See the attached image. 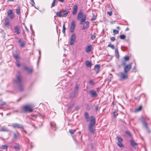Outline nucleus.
<instances>
[{
    "mask_svg": "<svg viewBox=\"0 0 151 151\" xmlns=\"http://www.w3.org/2000/svg\"><path fill=\"white\" fill-rule=\"evenodd\" d=\"M84 116L85 118L89 117L88 114L87 112H85L84 114Z\"/></svg>",
    "mask_w": 151,
    "mask_h": 151,
    "instance_id": "nucleus-49",
    "label": "nucleus"
},
{
    "mask_svg": "<svg viewBox=\"0 0 151 151\" xmlns=\"http://www.w3.org/2000/svg\"><path fill=\"white\" fill-rule=\"evenodd\" d=\"M129 30V28H127L125 29L126 31H127Z\"/></svg>",
    "mask_w": 151,
    "mask_h": 151,
    "instance_id": "nucleus-63",
    "label": "nucleus"
},
{
    "mask_svg": "<svg viewBox=\"0 0 151 151\" xmlns=\"http://www.w3.org/2000/svg\"><path fill=\"white\" fill-rule=\"evenodd\" d=\"M122 63L123 65H125L126 64V61L124 60H122Z\"/></svg>",
    "mask_w": 151,
    "mask_h": 151,
    "instance_id": "nucleus-41",
    "label": "nucleus"
},
{
    "mask_svg": "<svg viewBox=\"0 0 151 151\" xmlns=\"http://www.w3.org/2000/svg\"><path fill=\"white\" fill-rule=\"evenodd\" d=\"M9 18L6 17L5 18V21L4 22V24L5 26L8 27L9 26Z\"/></svg>",
    "mask_w": 151,
    "mask_h": 151,
    "instance_id": "nucleus-14",
    "label": "nucleus"
},
{
    "mask_svg": "<svg viewBox=\"0 0 151 151\" xmlns=\"http://www.w3.org/2000/svg\"><path fill=\"white\" fill-rule=\"evenodd\" d=\"M76 26L75 22L74 21H73L71 22L70 27V32L72 33L74 31Z\"/></svg>",
    "mask_w": 151,
    "mask_h": 151,
    "instance_id": "nucleus-9",
    "label": "nucleus"
},
{
    "mask_svg": "<svg viewBox=\"0 0 151 151\" xmlns=\"http://www.w3.org/2000/svg\"><path fill=\"white\" fill-rule=\"evenodd\" d=\"M6 104V103L5 102H3L1 103L0 105L1 106H2L3 105H5Z\"/></svg>",
    "mask_w": 151,
    "mask_h": 151,
    "instance_id": "nucleus-56",
    "label": "nucleus"
},
{
    "mask_svg": "<svg viewBox=\"0 0 151 151\" xmlns=\"http://www.w3.org/2000/svg\"><path fill=\"white\" fill-rule=\"evenodd\" d=\"M14 0H7L8 1H13Z\"/></svg>",
    "mask_w": 151,
    "mask_h": 151,
    "instance_id": "nucleus-60",
    "label": "nucleus"
},
{
    "mask_svg": "<svg viewBox=\"0 0 151 151\" xmlns=\"http://www.w3.org/2000/svg\"><path fill=\"white\" fill-rule=\"evenodd\" d=\"M19 136V134L18 132H16L14 133V136L13 138L15 139H17Z\"/></svg>",
    "mask_w": 151,
    "mask_h": 151,
    "instance_id": "nucleus-19",
    "label": "nucleus"
},
{
    "mask_svg": "<svg viewBox=\"0 0 151 151\" xmlns=\"http://www.w3.org/2000/svg\"><path fill=\"white\" fill-rule=\"evenodd\" d=\"M111 40L112 41H114L115 40V38L114 37H112L110 38Z\"/></svg>",
    "mask_w": 151,
    "mask_h": 151,
    "instance_id": "nucleus-54",
    "label": "nucleus"
},
{
    "mask_svg": "<svg viewBox=\"0 0 151 151\" xmlns=\"http://www.w3.org/2000/svg\"><path fill=\"white\" fill-rule=\"evenodd\" d=\"M89 22L88 21L85 22L83 24V27L82 28V30H84L87 28L88 27V25Z\"/></svg>",
    "mask_w": 151,
    "mask_h": 151,
    "instance_id": "nucleus-15",
    "label": "nucleus"
},
{
    "mask_svg": "<svg viewBox=\"0 0 151 151\" xmlns=\"http://www.w3.org/2000/svg\"><path fill=\"white\" fill-rule=\"evenodd\" d=\"M93 17L91 19V21H94L95 20V19H96V18L95 17V16H94V14H93Z\"/></svg>",
    "mask_w": 151,
    "mask_h": 151,
    "instance_id": "nucleus-53",
    "label": "nucleus"
},
{
    "mask_svg": "<svg viewBox=\"0 0 151 151\" xmlns=\"http://www.w3.org/2000/svg\"><path fill=\"white\" fill-rule=\"evenodd\" d=\"M14 83L17 84L19 86V90L20 91H22L24 89V88L22 84V80L20 76L17 75L16 76V78L13 80Z\"/></svg>",
    "mask_w": 151,
    "mask_h": 151,
    "instance_id": "nucleus-3",
    "label": "nucleus"
},
{
    "mask_svg": "<svg viewBox=\"0 0 151 151\" xmlns=\"http://www.w3.org/2000/svg\"><path fill=\"white\" fill-rule=\"evenodd\" d=\"M130 142L131 145L133 148L135 149L137 148V144L135 142L134 140L131 139L130 140Z\"/></svg>",
    "mask_w": 151,
    "mask_h": 151,
    "instance_id": "nucleus-13",
    "label": "nucleus"
},
{
    "mask_svg": "<svg viewBox=\"0 0 151 151\" xmlns=\"http://www.w3.org/2000/svg\"><path fill=\"white\" fill-rule=\"evenodd\" d=\"M127 73H125L124 72H120L119 73V76L122 79H125L127 78Z\"/></svg>",
    "mask_w": 151,
    "mask_h": 151,
    "instance_id": "nucleus-10",
    "label": "nucleus"
},
{
    "mask_svg": "<svg viewBox=\"0 0 151 151\" xmlns=\"http://www.w3.org/2000/svg\"><path fill=\"white\" fill-rule=\"evenodd\" d=\"M129 59V57L128 56H126L124 57V60L127 61H128Z\"/></svg>",
    "mask_w": 151,
    "mask_h": 151,
    "instance_id": "nucleus-46",
    "label": "nucleus"
},
{
    "mask_svg": "<svg viewBox=\"0 0 151 151\" xmlns=\"http://www.w3.org/2000/svg\"><path fill=\"white\" fill-rule=\"evenodd\" d=\"M108 46V47L111 48L113 49H114V45L111 44H109Z\"/></svg>",
    "mask_w": 151,
    "mask_h": 151,
    "instance_id": "nucleus-43",
    "label": "nucleus"
},
{
    "mask_svg": "<svg viewBox=\"0 0 151 151\" xmlns=\"http://www.w3.org/2000/svg\"><path fill=\"white\" fill-rule=\"evenodd\" d=\"M91 119L90 120V123L88 126V129L91 133H93L95 131V119L93 116H91Z\"/></svg>",
    "mask_w": 151,
    "mask_h": 151,
    "instance_id": "nucleus-1",
    "label": "nucleus"
},
{
    "mask_svg": "<svg viewBox=\"0 0 151 151\" xmlns=\"http://www.w3.org/2000/svg\"><path fill=\"white\" fill-rule=\"evenodd\" d=\"M69 132L71 134H73L75 132V130H73L72 129H70L69 131Z\"/></svg>",
    "mask_w": 151,
    "mask_h": 151,
    "instance_id": "nucleus-37",
    "label": "nucleus"
},
{
    "mask_svg": "<svg viewBox=\"0 0 151 151\" xmlns=\"http://www.w3.org/2000/svg\"><path fill=\"white\" fill-rule=\"evenodd\" d=\"M56 14L59 17H63L62 14L60 12H57L56 13Z\"/></svg>",
    "mask_w": 151,
    "mask_h": 151,
    "instance_id": "nucleus-35",
    "label": "nucleus"
},
{
    "mask_svg": "<svg viewBox=\"0 0 151 151\" xmlns=\"http://www.w3.org/2000/svg\"><path fill=\"white\" fill-rule=\"evenodd\" d=\"M73 105L72 104L70 106H69L68 108V110H70V109L73 107Z\"/></svg>",
    "mask_w": 151,
    "mask_h": 151,
    "instance_id": "nucleus-55",
    "label": "nucleus"
},
{
    "mask_svg": "<svg viewBox=\"0 0 151 151\" xmlns=\"http://www.w3.org/2000/svg\"><path fill=\"white\" fill-rule=\"evenodd\" d=\"M58 1L61 2H63L64 1V0H58Z\"/></svg>",
    "mask_w": 151,
    "mask_h": 151,
    "instance_id": "nucleus-62",
    "label": "nucleus"
},
{
    "mask_svg": "<svg viewBox=\"0 0 151 151\" xmlns=\"http://www.w3.org/2000/svg\"><path fill=\"white\" fill-rule=\"evenodd\" d=\"M14 148L15 150L18 151L20 149V145H16L14 146Z\"/></svg>",
    "mask_w": 151,
    "mask_h": 151,
    "instance_id": "nucleus-29",
    "label": "nucleus"
},
{
    "mask_svg": "<svg viewBox=\"0 0 151 151\" xmlns=\"http://www.w3.org/2000/svg\"><path fill=\"white\" fill-rule=\"evenodd\" d=\"M86 15L83 14V12L82 10H80L78 14L77 19L78 21H80V23L82 24L86 20Z\"/></svg>",
    "mask_w": 151,
    "mask_h": 151,
    "instance_id": "nucleus-2",
    "label": "nucleus"
},
{
    "mask_svg": "<svg viewBox=\"0 0 151 151\" xmlns=\"http://www.w3.org/2000/svg\"><path fill=\"white\" fill-rule=\"evenodd\" d=\"M78 8L77 5L76 4L75 5L73 8L72 14L73 15H75L76 14L78 11Z\"/></svg>",
    "mask_w": 151,
    "mask_h": 151,
    "instance_id": "nucleus-11",
    "label": "nucleus"
},
{
    "mask_svg": "<svg viewBox=\"0 0 151 151\" xmlns=\"http://www.w3.org/2000/svg\"><path fill=\"white\" fill-rule=\"evenodd\" d=\"M116 28L118 29H120V27L119 26H117L116 27Z\"/></svg>",
    "mask_w": 151,
    "mask_h": 151,
    "instance_id": "nucleus-64",
    "label": "nucleus"
},
{
    "mask_svg": "<svg viewBox=\"0 0 151 151\" xmlns=\"http://www.w3.org/2000/svg\"><path fill=\"white\" fill-rule=\"evenodd\" d=\"M20 9L21 8L19 6H17L16 9V12L17 15H20Z\"/></svg>",
    "mask_w": 151,
    "mask_h": 151,
    "instance_id": "nucleus-20",
    "label": "nucleus"
},
{
    "mask_svg": "<svg viewBox=\"0 0 151 151\" xmlns=\"http://www.w3.org/2000/svg\"><path fill=\"white\" fill-rule=\"evenodd\" d=\"M86 121L87 122H88L89 121V117H88L87 118H86Z\"/></svg>",
    "mask_w": 151,
    "mask_h": 151,
    "instance_id": "nucleus-58",
    "label": "nucleus"
},
{
    "mask_svg": "<svg viewBox=\"0 0 151 151\" xmlns=\"http://www.w3.org/2000/svg\"><path fill=\"white\" fill-rule=\"evenodd\" d=\"M143 124V125L147 129L149 132H150V129H149V128L147 126V124L146 122H145L144 121H142Z\"/></svg>",
    "mask_w": 151,
    "mask_h": 151,
    "instance_id": "nucleus-22",
    "label": "nucleus"
},
{
    "mask_svg": "<svg viewBox=\"0 0 151 151\" xmlns=\"http://www.w3.org/2000/svg\"><path fill=\"white\" fill-rule=\"evenodd\" d=\"M118 114L117 113V111L115 110L113 112V116L114 117H116L118 115Z\"/></svg>",
    "mask_w": 151,
    "mask_h": 151,
    "instance_id": "nucleus-33",
    "label": "nucleus"
},
{
    "mask_svg": "<svg viewBox=\"0 0 151 151\" xmlns=\"http://www.w3.org/2000/svg\"><path fill=\"white\" fill-rule=\"evenodd\" d=\"M90 94H91L92 97L94 98L96 97L97 94L96 91L94 90H91L89 91Z\"/></svg>",
    "mask_w": 151,
    "mask_h": 151,
    "instance_id": "nucleus-12",
    "label": "nucleus"
},
{
    "mask_svg": "<svg viewBox=\"0 0 151 151\" xmlns=\"http://www.w3.org/2000/svg\"><path fill=\"white\" fill-rule=\"evenodd\" d=\"M85 64L88 67H90L91 66V63L88 61H86V62Z\"/></svg>",
    "mask_w": 151,
    "mask_h": 151,
    "instance_id": "nucleus-27",
    "label": "nucleus"
},
{
    "mask_svg": "<svg viewBox=\"0 0 151 151\" xmlns=\"http://www.w3.org/2000/svg\"><path fill=\"white\" fill-rule=\"evenodd\" d=\"M117 145L120 147H122L123 146V145L122 143V142H118L117 143Z\"/></svg>",
    "mask_w": 151,
    "mask_h": 151,
    "instance_id": "nucleus-44",
    "label": "nucleus"
},
{
    "mask_svg": "<svg viewBox=\"0 0 151 151\" xmlns=\"http://www.w3.org/2000/svg\"><path fill=\"white\" fill-rule=\"evenodd\" d=\"M33 106L32 105H25L23 107V109L26 112H32V108Z\"/></svg>",
    "mask_w": 151,
    "mask_h": 151,
    "instance_id": "nucleus-4",
    "label": "nucleus"
},
{
    "mask_svg": "<svg viewBox=\"0 0 151 151\" xmlns=\"http://www.w3.org/2000/svg\"><path fill=\"white\" fill-rule=\"evenodd\" d=\"M125 133L127 135H128V136H130L131 137L132 136V135L130 133V132L128 131H127L125 132Z\"/></svg>",
    "mask_w": 151,
    "mask_h": 151,
    "instance_id": "nucleus-45",
    "label": "nucleus"
},
{
    "mask_svg": "<svg viewBox=\"0 0 151 151\" xmlns=\"http://www.w3.org/2000/svg\"><path fill=\"white\" fill-rule=\"evenodd\" d=\"M8 126H11L12 127L14 128H18L21 129L23 128V126L22 125L17 123H13L11 125H9Z\"/></svg>",
    "mask_w": 151,
    "mask_h": 151,
    "instance_id": "nucleus-5",
    "label": "nucleus"
},
{
    "mask_svg": "<svg viewBox=\"0 0 151 151\" xmlns=\"http://www.w3.org/2000/svg\"><path fill=\"white\" fill-rule=\"evenodd\" d=\"M142 109V106H140L138 108L136 109L135 111L136 112H137L140 111Z\"/></svg>",
    "mask_w": 151,
    "mask_h": 151,
    "instance_id": "nucleus-31",
    "label": "nucleus"
},
{
    "mask_svg": "<svg viewBox=\"0 0 151 151\" xmlns=\"http://www.w3.org/2000/svg\"><path fill=\"white\" fill-rule=\"evenodd\" d=\"M65 29H66V28L65 27V23H64L63 25V30H62V32L64 34H65Z\"/></svg>",
    "mask_w": 151,
    "mask_h": 151,
    "instance_id": "nucleus-32",
    "label": "nucleus"
},
{
    "mask_svg": "<svg viewBox=\"0 0 151 151\" xmlns=\"http://www.w3.org/2000/svg\"><path fill=\"white\" fill-rule=\"evenodd\" d=\"M8 147V146H7L6 145H3L1 146V149H7Z\"/></svg>",
    "mask_w": 151,
    "mask_h": 151,
    "instance_id": "nucleus-38",
    "label": "nucleus"
},
{
    "mask_svg": "<svg viewBox=\"0 0 151 151\" xmlns=\"http://www.w3.org/2000/svg\"><path fill=\"white\" fill-rule=\"evenodd\" d=\"M50 125L51 127L53 129L55 128V130H56V128L55 126V125L54 124L52 123H50Z\"/></svg>",
    "mask_w": 151,
    "mask_h": 151,
    "instance_id": "nucleus-36",
    "label": "nucleus"
},
{
    "mask_svg": "<svg viewBox=\"0 0 151 151\" xmlns=\"http://www.w3.org/2000/svg\"><path fill=\"white\" fill-rule=\"evenodd\" d=\"M24 69L27 71L29 73H32V72L33 70L32 69L26 66H24Z\"/></svg>",
    "mask_w": 151,
    "mask_h": 151,
    "instance_id": "nucleus-16",
    "label": "nucleus"
},
{
    "mask_svg": "<svg viewBox=\"0 0 151 151\" xmlns=\"http://www.w3.org/2000/svg\"><path fill=\"white\" fill-rule=\"evenodd\" d=\"M91 49L92 46L91 45H89L86 48V51L88 53L91 51Z\"/></svg>",
    "mask_w": 151,
    "mask_h": 151,
    "instance_id": "nucleus-18",
    "label": "nucleus"
},
{
    "mask_svg": "<svg viewBox=\"0 0 151 151\" xmlns=\"http://www.w3.org/2000/svg\"><path fill=\"white\" fill-rule=\"evenodd\" d=\"M115 54L116 57L117 58H118L119 57V55L117 48H116L115 49Z\"/></svg>",
    "mask_w": 151,
    "mask_h": 151,
    "instance_id": "nucleus-26",
    "label": "nucleus"
},
{
    "mask_svg": "<svg viewBox=\"0 0 151 151\" xmlns=\"http://www.w3.org/2000/svg\"><path fill=\"white\" fill-rule=\"evenodd\" d=\"M55 1L56 0H53V1L51 7H53L55 6Z\"/></svg>",
    "mask_w": 151,
    "mask_h": 151,
    "instance_id": "nucleus-48",
    "label": "nucleus"
},
{
    "mask_svg": "<svg viewBox=\"0 0 151 151\" xmlns=\"http://www.w3.org/2000/svg\"><path fill=\"white\" fill-rule=\"evenodd\" d=\"M19 42L20 44V46L22 47H23L25 45L24 43V41L23 40H20L19 41Z\"/></svg>",
    "mask_w": 151,
    "mask_h": 151,
    "instance_id": "nucleus-24",
    "label": "nucleus"
},
{
    "mask_svg": "<svg viewBox=\"0 0 151 151\" xmlns=\"http://www.w3.org/2000/svg\"><path fill=\"white\" fill-rule=\"evenodd\" d=\"M91 37L92 40H94L96 38V36L95 35L92 34L91 35Z\"/></svg>",
    "mask_w": 151,
    "mask_h": 151,
    "instance_id": "nucleus-52",
    "label": "nucleus"
},
{
    "mask_svg": "<svg viewBox=\"0 0 151 151\" xmlns=\"http://www.w3.org/2000/svg\"><path fill=\"white\" fill-rule=\"evenodd\" d=\"M8 131L7 128L4 127H3L0 129V132H6Z\"/></svg>",
    "mask_w": 151,
    "mask_h": 151,
    "instance_id": "nucleus-28",
    "label": "nucleus"
},
{
    "mask_svg": "<svg viewBox=\"0 0 151 151\" xmlns=\"http://www.w3.org/2000/svg\"><path fill=\"white\" fill-rule=\"evenodd\" d=\"M76 94L74 93H73L71 94L70 96V98H74Z\"/></svg>",
    "mask_w": 151,
    "mask_h": 151,
    "instance_id": "nucleus-50",
    "label": "nucleus"
},
{
    "mask_svg": "<svg viewBox=\"0 0 151 151\" xmlns=\"http://www.w3.org/2000/svg\"><path fill=\"white\" fill-rule=\"evenodd\" d=\"M95 111H98V110H99V105H96L95 106Z\"/></svg>",
    "mask_w": 151,
    "mask_h": 151,
    "instance_id": "nucleus-42",
    "label": "nucleus"
},
{
    "mask_svg": "<svg viewBox=\"0 0 151 151\" xmlns=\"http://www.w3.org/2000/svg\"><path fill=\"white\" fill-rule=\"evenodd\" d=\"M76 36L74 34H73L71 36L70 39V45H73L75 41Z\"/></svg>",
    "mask_w": 151,
    "mask_h": 151,
    "instance_id": "nucleus-7",
    "label": "nucleus"
},
{
    "mask_svg": "<svg viewBox=\"0 0 151 151\" xmlns=\"http://www.w3.org/2000/svg\"><path fill=\"white\" fill-rule=\"evenodd\" d=\"M13 56L16 60H17L19 58V56L17 54H14V53H13Z\"/></svg>",
    "mask_w": 151,
    "mask_h": 151,
    "instance_id": "nucleus-34",
    "label": "nucleus"
},
{
    "mask_svg": "<svg viewBox=\"0 0 151 151\" xmlns=\"http://www.w3.org/2000/svg\"><path fill=\"white\" fill-rule=\"evenodd\" d=\"M113 32L114 34H118L119 33V31L114 29L113 30Z\"/></svg>",
    "mask_w": 151,
    "mask_h": 151,
    "instance_id": "nucleus-40",
    "label": "nucleus"
},
{
    "mask_svg": "<svg viewBox=\"0 0 151 151\" xmlns=\"http://www.w3.org/2000/svg\"><path fill=\"white\" fill-rule=\"evenodd\" d=\"M89 83L91 85H93L94 84V83L92 80H90L89 81Z\"/></svg>",
    "mask_w": 151,
    "mask_h": 151,
    "instance_id": "nucleus-51",
    "label": "nucleus"
},
{
    "mask_svg": "<svg viewBox=\"0 0 151 151\" xmlns=\"http://www.w3.org/2000/svg\"><path fill=\"white\" fill-rule=\"evenodd\" d=\"M132 63H130L128 65H126L124 68V71L125 73H127L129 70L131 69L132 65Z\"/></svg>",
    "mask_w": 151,
    "mask_h": 151,
    "instance_id": "nucleus-6",
    "label": "nucleus"
},
{
    "mask_svg": "<svg viewBox=\"0 0 151 151\" xmlns=\"http://www.w3.org/2000/svg\"><path fill=\"white\" fill-rule=\"evenodd\" d=\"M79 89V85L76 84V86L74 90V92L75 93H77Z\"/></svg>",
    "mask_w": 151,
    "mask_h": 151,
    "instance_id": "nucleus-23",
    "label": "nucleus"
},
{
    "mask_svg": "<svg viewBox=\"0 0 151 151\" xmlns=\"http://www.w3.org/2000/svg\"><path fill=\"white\" fill-rule=\"evenodd\" d=\"M100 68V66L99 65L97 64L95 65V70L96 72V74H97L99 72Z\"/></svg>",
    "mask_w": 151,
    "mask_h": 151,
    "instance_id": "nucleus-17",
    "label": "nucleus"
},
{
    "mask_svg": "<svg viewBox=\"0 0 151 151\" xmlns=\"http://www.w3.org/2000/svg\"><path fill=\"white\" fill-rule=\"evenodd\" d=\"M7 16L9 18L12 19L14 17V15L13 13V11L12 9H10L7 12Z\"/></svg>",
    "mask_w": 151,
    "mask_h": 151,
    "instance_id": "nucleus-8",
    "label": "nucleus"
},
{
    "mask_svg": "<svg viewBox=\"0 0 151 151\" xmlns=\"http://www.w3.org/2000/svg\"><path fill=\"white\" fill-rule=\"evenodd\" d=\"M69 12V11H68L66 10H65L63 11V14H62V16L63 17H66L68 13Z\"/></svg>",
    "mask_w": 151,
    "mask_h": 151,
    "instance_id": "nucleus-25",
    "label": "nucleus"
},
{
    "mask_svg": "<svg viewBox=\"0 0 151 151\" xmlns=\"http://www.w3.org/2000/svg\"><path fill=\"white\" fill-rule=\"evenodd\" d=\"M126 36L124 35H121L120 36V38L121 39L124 40Z\"/></svg>",
    "mask_w": 151,
    "mask_h": 151,
    "instance_id": "nucleus-39",
    "label": "nucleus"
},
{
    "mask_svg": "<svg viewBox=\"0 0 151 151\" xmlns=\"http://www.w3.org/2000/svg\"><path fill=\"white\" fill-rule=\"evenodd\" d=\"M16 65L18 67L20 66V64L19 63V62L17 60V61H16Z\"/></svg>",
    "mask_w": 151,
    "mask_h": 151,
    "instance_id": "nucleus-47",
    "label": "nucleus"
},
{
    "mask_svg": "<svg viewBox=\"0 0 151 151\" xmlns=\"http://www.w3.org/2000/svg\"><path fill=\"white\" fill-rule=\"evenodd\" d=\"M116 138L117 139L119 142H122V139L121 137L117 136L116 137Z\"/></svg>",
    "mask_w": 151,
    "mask_h": 151,
    "instance_id": "nucleus-30",
    "label": "nucleus"
},
{
    "mask_svg": "<svg viewBox=\"0 0 151 151\" xmlns=\"http://www.w3.org/2000/svg\"><path fill=\"white\" fill-rule=\"evenodd\" d=\"M107 13L109 16H111L112 14V12H108Z\"/></svg>",
    "mask_w": 151,
    "mask_h": 151,
    "instance_id": "nucleus-57",
    "label": "nucleus"
},
{
    "mask_svg": "<svg viewBox=\"0 0 151 151\" xmlns=\"http://www.w3.org/2000/svg\"><path fill=\"white\" fill-rule=\"evenodd\" d=\"M31 4H32L33 6H34V4H35V3L34 2V1H33L32 2H31Z\"/></svg>",
    "mask_w": 151,
    "mask_h": 151,
    "instance_id": "nucleus-59",
    "label": "nucleus"
},
{
    "mask_svg": "<svg viewBox=\"0 0 151 151\" xmlns=\"http://www.w3.org/2000/svg\"><path fill=\"white\" fill-rule=\"evenodd\" d=\"M15 32H17V34L20 33V32L18 26H16L14 28Z\"/></svg>",
    "mask_w": 151,
    "mask_h": 151,
    "instance_id": "nucleus-21",
    "label": "nucleus"
},
{
    "mask_svg": "<svg viewBox=\"0 0 151 151\" xmlns=\"http://www.w3.org/2000/svg\"><path fill=\"white\" fill-rule=\"evenodd\" d=\"M21 98H19V99H18L17 100V101H18V102L19 101L21 100Z\"/></svg>",
    "mask_w": 151,
    "mask_h": 151,
    "instance_id": "nucleus-61",
    "label": "nucleus"
}]
</instances>
